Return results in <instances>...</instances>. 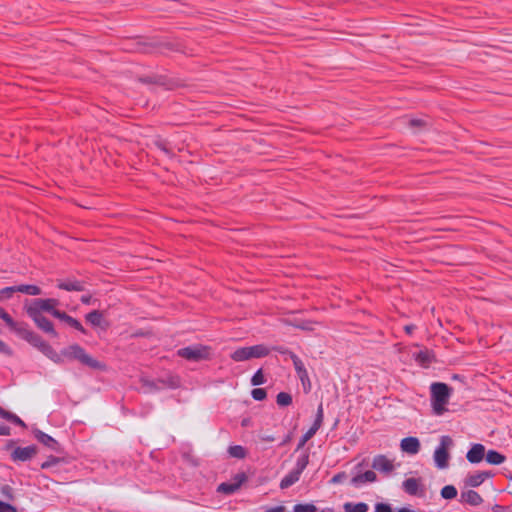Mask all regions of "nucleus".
<instances>
[{
	"mask_svg": "<svg viewBox=\"0 0 512 512\" xmlns=\"http://www.w3.org/2000/svg\"><path fill=\"white\" fill-rule=\"evenodd\" d=\"M12 413L13 412L8 411V410H6V409H4L3 407L0 406V417L2 419H5V420L8 421Z\"/></svg>",
	"mask_w": 512,
	"mask_h": 512,
	"instance_id": "obj_59",
	"label": "nucleus"
},
{
	"mask_svg": "<svg viewBox=\"0 0 512 512\" xmlns=\"http://www.w3.org/2000/svg\"><path fill=\"white\" fill-rule=\"evenodd\" d=\"M301 474H302L301 472H299L298 470L293 468L287 475H285L281 479L280 485H279L280 488L281 489L289 488L290 486H292L293 484H295L296 482L299 481Z\"/></svg>",
	"mask_w": 512,
	"mask_h": 512,
	"instance_id": "obj_22",
	"label": "nucleus"
},
{
	"mask_svg": "<svg viewBox=\"0 0 512 512\" xmlns=\"http://www.w3.org/2000/svg\"><path fill=\"white\" fill-rule=\"evenodd\" d=\"M453 444V439L449 435H443L440 437V443L433 453L434 463L438 469H446L449 466L451 457L449 450Z\"/></svg>",
	"mask_w": 512,
	"mask_h": 512,
	"instance_id": "obj_10",
	"label": "nucleus"
},
{
	"mask_svg": "<svg viewBox=\"0 0 512 512\" xmlns=\"http://www.w3.org/2000/svg\"><path fill=\"white\" fill-rule=\"evenodd\" d=\"M177 355L190 362L208 361L212 359V347L197 343L178 349Z\"/></svg>",
	"mask_w": 512,
	"mask_h": 512,
	"instance_id": "obj_7",
	"label": "nucleus"
},
{
	"mask_svg": "<svg viewBox=\"0 0 512 512\" xmlns=\"http://www.w3.org/2000/svg\"><path fill=\"white\" fill-rule=\"evenodd\" d=\"M486 448L481 443H473L466 453V459L471 464H478L485 459Z\"/></svg>",
	"mask_w": 512,
	"mask_h": 512,
	"instance_id": "obj_17",
	"label": "nucleus"
},
{
	"mask_svg": "<svg viewBox=\"0 0 512 512\" xmlns=\"http://www.w3.org/2000/svg\"><path fill=\"white\" fill-rule=\"evenodd\" d=\"M368 466V461L366 458L362 459L361 462L357 463L353 468L352 471H357L358 469H363L364 467Z\"/></svg>",
	"mask_w": 512,
	"mask_h": 512,
	"instance_id": "obj_58",
	"label": "nucleus"
},
{
	"mask_svg": "<svg viewBox=\"0 0 512 512\" xmlns=\"http://www.w3.org/2000/svg\"><path fill=\"white\" fill-rule=\"evenodd\" d=\"M371 466L373 469H375L385 475L391 474L395 469L393 462L390 459H388L387 456L384 454L376 455L373 458Z\"/></svg>",
	"mask_w": 512,
	"mask_h": 512,
	"instance_id": "obj_16",
	"label": "nucleus"
},
{
	"mask_svg": "<svg viewBox=\"0 0 512 512\" xmlns=\"http://www.w3.org/2000/svg\"><path fill=\"white\" fill-rule=\"evenodd\" d=\"M136 81L144 85H157L170 91L187 86L184 80L165 74L140 75L136 77Z\"/></svg>",
	"mask_w": 512,
	"mask_h": 512,
	"instance_id": "obj_5",
	"label": "nucleus"
},
{
	"mask_svg": "<svg viewBox=\"0 0 512 512\" xmlns=\"http://www.w3.org/2000/svg\"><path fill=\"white\" fill-rule=\"evenodd\" d=\"M403 490L411 495L423 497L425 495V487L422 484L421 478H407L402 483Z\"/></svg>",
	"mask_w": 512,
	"mask_h": 512,
	"instance_id": "obj_14",
	"label": "nucleus"
},
{
	"mask_svg": "<svg viewBox=\"0 0 512 512\" xmlns=\"http://www.w3.org/2000/svg\"><path fill=\"white\" fill-rule=\"evenodd\" d=\"M8 422H10V423H12V424H14V425H16V426H19V427H21V428H24V429H26V428H27L26 423H25V422H24V421H23L19 416H17V415H16V414H14V413H12V414H11V416H10V418H9Z\"/></svg>",
	"mask_w": 512,
	"mask_h": 512,
	"instance_id": "obj_47",
	"label": "nucleus"
},
{
	"mask_svg": "<svg viewBox=\"0 0 512 512\" xmlns=\"http://www.w3.org/2000/svg\"><path fill=\"white\" fill-rule=\"evenodd\" d=\"M323 420H324V409H323V403L321 402L317 407L315 419L310 428L317 432L323 425Z\"/></svg>",
	"mask_w": 512,
	"mask_h": 512,
	"instance_id": "obj_30",
	"label": "nucleus"
},
{
	"mask_svg": "<svg viewBox=\"0 0 512 512\" xmlns=\"http://www.w3.org/2000/svg\"><path fill=\"white\" fill-rule=\"evenodd\" d=\"M18 440L9 439L7 440L3 450L11 451L10 458L13 462H26L31 460L37 453L38 447L35 444H31L26 447L15 446Z\"/></svg>",
	"mask_w": 512,
	"mask_h": 512,
	"instance_id": "obj_9",
	"label": "nucleus"
},
{
	"mask_svg": "<svg viewBox=\"0 0 512 512\" xmlns=\"http://www.w3.org/2000/svg\"><path fill=\"white\" fill-rule=\"evenodd\" d=\"M483 482V479L479 476V472L468 475L464 480L465 486L473 488L479 487Z\"/></svg>",
	"mask_w": 512,
	"mask_h": 512,
	"instance_id": "obj_34",
	"label": "nucleus"
},
{
	"mask_svg": "<svg viewBox=\"0 0 512 512\" xmlns=\"http://www.w3.org/2000/svg\"><path fill=\"white\" fill-rule=\"evenodd\" d=\"M251 424H252V420H251V418H250V417H245V418H243V419L241 420V426H242V427H245V428H246V427L251 426Z\"/></svg>",
	"mask_w": 512,
	"mask_h": 512,
	"instance_id": "obj_61",
	"label": "nucleus"
},
{
	"mask_svg": "<svg viewBox=\"0 0 512 512\" xmlns=\"http://www.w3.org/2000/svg\"><path fill=\"white\" fill-rule=\"evenodd\" d=\"M410 127L424 128L427 126V122L420 118H412L409 120Z\"/></svg>",
	"mask_w": 512,
	"mask_h": 512,
	"instance_id": "obj_50",
	"label": "nucleus"
},
{
	"mask_svg": "<svg viewBox=\"0 0 512 512\" xmlns=\"http://www.w3.org/2000/svg\"><path fill=\"white\" fill-rule=\"evenodd\" d=\"M416 328L417 326L415 324H407L403 329L407 335H412Z\"/></svg>",
	"mask_w": 512,
	"mask_h": 512,
	"instance_id": "obj_60",
	"label": "nucleus"
},
{
	"mask_svg": "<svg viewBox=\"0 0 512 512\" xmlns=\"http://www.w3.org/2000/svg\"><path fill=\"white\" fill-rule=\"evenodd\" d=\"M440 495L445 500H453L457 497L458 491L454 485H445L440 490Z\"/></svg>",
	"mask_w": 512,
	"mask_h": 512,
	"instance_id": "obj_31",
	"label": "nucleus"
},
{
	"mask_svg": "<svg viewBox=\"0 0 512 512\" xmlns=\"http://www.w3.org/2000/svg\"><path fill=\"white\" fill-rule=\"evenodd\" d=\"M11 434V428L5 424H0V435L9 436Z\"/></svg>",
	"mask_w": 512,
	"mask_h": 512,
	"instance_id": "obj_57",
	"label": "nucleus"
},
{
	"mask_svg": "<svg viewBox=\"0 0 512 512\" xmlns=\"http://www.w3.org/2000/svg\"><path fill=\"white\" fill-rule=\"evenodd\" d=\"M265 512H285V507L283 505H277L272 507H264Z\"/></svg>",
	"mask_w": 512,
	"mask_h": 512,
	"instance_id": "obj_54",
	"label": "nucleus"
},
{
	"mask_svg": "<svg viewBox=\"0 0 512 512\" xmlns=\"http://www.w3.org/2000/svg\"><path fill=\"white\" fill-rule=\"evenodd\" d=\"M17 291L30 295V296H37L42 293V290L39 286L34 284H20L17 285Z\"/></svg>",
	"mask_w": 512,
	"mask_h": 512,
	"instance_id": "obj_26",
	"label": "nucleus"
},
{
	"mask_svg": "<svg viewBox=\"0 0 512 512\" xmlns=\"http://www.w3.org/2000/svg\"><path fill=\"white\" fill-rule=\"evenodd\" d=\"M266 382H267V378H266L262 368H259L258 370H256V372L252 375V377L250 379V383L254 387L263 385Z\"/></svg>",
	"mask_w": 512,
	"mask_h": 512,
	"instance_id": "obj_33",
	"label": "nucleus"
},
{
	"mask_svg": "<svg viewBox=\"0 0 512 512\" xmlns=\"http://www.w3.org/2000/svg\"><path fill=\"white\" fill-rule=\"evenodd\" d=\"M80 301L84 305H94L99 300L93 298L91 294H85L80 297Z\"/></svg>",
	"mask_w": 512,
	"mask_h": 512,
	"instance_id": "obj_51",
	"label": "nucleus"
},
{
	"mask_svg": "<svg viewBox=\"0 0 512 512\" xmlns=\"http://www.w3.org/2000/svg\"><path fill=\"white\" fill-rule=\"evenodd\" d=\"M0 319L15 332L21 339L25 340L32 347L40 351L44 356L57 365H63L65 361H76L80 365L94 371L106 372L108 366L105 362L99 361L87 353L84 347L78 343L70 344L56 352L49 342L41 335L29 328L28 323L15 321L12 316L0 306Z\"/></svg>",
	"mask_w": 512,
	"mask_h": 512,
	"instance_id": "obj_1",
	"label": "nucleus"
},
{
	"mask_svg": "<svg viewBox=\"0 0 512 512\" xmlns=\"http://www.w3.org/2000/svg\"><path fill=\"white\" fill-rule=\"evenodd\" d=\"M310 325H311L310 321H300L299 323H296L294 326L301 330H311L312 328Z\"/></svg>",
	"mask_w": 512,
	"mask_h": 512,
	"instance_id": "obj_53",
	"label": "nucleus"
},
{
	"mask_svg": "<svg viewBox=\"0 0 512 512\" xmlns=\"http://www.w3.org/2000/svg\"><path fill=\"white\" fill-rule=\"evenodd\" d=\"M348 474L345 471H340L336 473L330 480L329 483L332 485H337L343 483L347 480Z\"/></svg>",
	"mask_w": 512,
	"mask_h": 512,
	"instance_id": "obj_43",
	"label": "nucleus"
},
{
	"mask_svg": "<svg viewBox=\"0 0 512 512\" xmlns=\"http://www.w3.org/2000/svg\"><path fill=\"white\" fill-rule=\"evenodd\" d=\"M292 436H293V433L292 432H289L288 434H286L284 436V438L282 439V441L278 444V447H284L286 446L288 443L291 442L292 440Z\"/></svg>",
	"mask_w": 512,
	"mask_h": 512,
	"instance_id": "obj_55",
	"label": "nucleus"
},
{
	"mask_svg": "<svg viewBox=\"0 0 512 512\" xmlns=\"http://www.w3.org/2000/svg\"><path fill=\"white\" fill-rule=\"evenodd\" d=\"M227 452L230 457L236 459H244L248 454L247 449L242 445H231L228 447Z\"/></svg>",
	"mask_w": 512,
	"mask_h": 512,
	"instance_id": "obj_27",
	"label": "nucleus"
},
{
	"mask_svg": "<svg viewBox=\"0 0 512 512\" xmlns=\"http://www.w3.org/2000/svg\"><path fill=\"white\" fill-rule=\"evenodd\" d=\"M273 349L282 355L289 356V358L293 362L296 374L301 381L303 391L305 394H308L312 389V384H311L308 372H307L302 360L298 357L297 354H295L293 351H291L290 349H288L286 347L275 346V347H273Z\"/></svg>",
	"mask_w": 512,
	"mask_h": 512,
	"instance_id": "obj_6",
	"label": "nucleus"
},
{
	"mask_svg": "<svg viewBox=\"0 0 512 512\" xmlns=\"http://www.w3.org/2000/svg\"><path fill=\"white\" fill-rule=\"evenodd\" d=\"M182 457L185 461L189 462L194 467L199 465L198 460L191 456L189 453H184Z\"/></svg>",
	"mask_w": 512,
	"mask_h": 512,
	"instance_id": "obj_52",
	"label": "nucleus"
},
{
	"mask_svg": "<svg viewBox=\"0 0 512 512\" xmlns=\"http://www.w3.org/2000/svg\"><path fill=\"white\" fill-rule=\"evenodd\" d=\"M59 463H66L65 459L63 457H58L54 455H49L43 463H41L40 467L43 470L49 469L54 465H57Z\"/></svg>",
	"mask_w": 512,
	"mask_h": 512,
	"instance_id": "obj_35",
	"label": "nucleus"
},
{
	"mask_svg": "<svg viewBox=\"0 0 512 512\" xmlns=\"http://www.w3.org/2000/svg\"><path fill=\"white\" fill-rule=\"evenodd\" d=\"M239 491L234 482H222L217 486L216 492L223 495H232Z\"/></svg>",
	"mask_w": 512,
	"mask_h": 512,
	"instance_id": "obj_28",
	"label": "nucleus"
},
{
	"mask_svg": "<svg viewBox=\"0 0 512 512\" xmlns=\"http://www.w3.org/2000/svg\"><path fill=\"white\" fill-rule=\"evenodd\" d=\"M251 396L255 401H264L267 399V391L265 388L255 387L251 391Z\"/></svg>",
	"mask_w": 512,
	"mask_h": 512,
	"instance_id": "obj_40",
	"label": "nucleus"
},
{
	"mask_svg": "<svg viewBox=\"0 0 512 512\" xmlns=\"http://www.w3.org/2000/svg\"><path fill=\"white\" fill-rule=\"evenodd\" d=\"M485 460L490 465H500L506 461V456L495 449L486 451Z\"/></svg>",
	"mask_w": 512,
	"mask_h": 512,
	"instance_id": "obj_23",
	"label": "nucleus"
},
{
	"mask_svg": "<svg viewBox=\"0 0 512 512\" xmlns=\"http://www.w3.org/2000/svg\"><path fill=\"white\" fill-rule=\"evenodd\" d=\"M59 305H52L51 307V311L53 312V317L60 320L61 322H63L64 324H66L67 326H69L71 320H72V316L68 315L65 311H62V310H59L57 307Z\"/></svg>",
	"mask_w": 512,
	"mask_h": 512,
	"instance_id": "obj_29",
	"label": "nucleus"
},
{
	"mask_svg": "<svg viewBox=\"0 0 512 512\" xmlns=\"http://www.w3.org/2000/svg\"><path fill=\"white\" fill-rule=\"evenodd\" d=\"M400 449L406 454L415 455L421 449L420 440L413 436L405 437L400 441Z\"/></svg>",
	"mask_w": 512,
	"mask_h": 512,
	"instance_id": "obj_19",
	"label": "nucleus"
},
{
	"mask_svg": "<svg viewBox=\"0 0 512 512\" xmlns=\"http://www.w3.org/2000/svg\"><path fill=\"white\" fill-rule=\"evenodd\" d=\"M248 481V476L245 472H239L233 477V482L240 490L241 487Z\"/></svg>",
	"mask_w": 512,
	"mask_h": 512,
	"instance_id": "obj_42",
	"label": "nucleus"
},
{
	"mask_svg": "<svg viewBox=\"0 0 512 512\" xmlns=\"http://www.w3.org/2000/svg\"><path fill=\"white\" fill-rule=\"evenodd\" d=\"M351 475L350 485L355 488H360L365 484L377 481V474L373 470L363 472L361 469H358L357 471H351Z\"/></svg>",
	"mask_w": 512,
	"mask_h": 512,
	"instance_id": "obj_11",
	"label": "nucleus"
},
{
	"mask_svg": "<svg viewBox=\"0 0 512 512\" xmlns=\"http://www.w3.org/2000/svg\"><path fill=\"white\" fill-rule=\"evenodd\" d=\"M503 509H504V507H503V506H501V505H498V504H496V505L493 507V510H494L495 512H500V511H502Z\"/></svg>",
	"mask_w": 512,
	"mask_h": 512,
	"instance_id": "obj_63",
	"label": "nucleus"
},
{
	"mask_svg": "<svg viewBox=\"0 0 512 512\" xmlns=\"http://www.w3.org/2000/svg\"><path fill=\"white\" fill-rule=\"evenodd\" d=\"M133 50L143 54L161 53L165 51L182 52L184 45L172 37L166 36H152V37H137L133 43Z\"/></svg>",
	"mask_w": 512,
	"mask_h": 512,
	"instance_id": "obj_3",
	"label": "nucleus"
},
{
	"mask_svg": "<svg viewBox=\"0 0 512 512\" xmlns=\"http://www.w3.org/2000/svg\"><path fill=\"white\" fill-rule=\"evenodd\" d=\"M86 282L83 280H77L75 278H66L63 280H57L56 287L65 291H76L82 292L85 290Z\"/></svg>",
	"mask_w": 512,
	"mask_h": 512,
	"instance_id": "obj_18",
	"label": "nucleus"
},
{
	"mask_svg": "<svg viewBox=\"0 0 512 512\" xmlns=\"http://www.w3.org/2000/svg\"><path fill=\"white\" fill-rule=\"evenodd\" d=\"M0 353L7 357H12L14 354L12 348L9 345H7L4 341H2L1 339H0Z\"/></svg>",
	"mask_w": 512,
	"mask_h": 512,
	"instance_id": "obj_48",
	"label": "nucleus"
},
{
	"mask_svg": "<svg viewBox=\"0 0 512 512\" xmlns=\"http://www.w3.org/2000/svg\"><path fill=\"white\" fill-rule=\"evenodd\" d=\"M309 464V453L304 451L297 459L294 469L303 472Z\"/></svg>",
	"mask_w": 512,
	"mask_h": 512,
	"instance_id": "obj_36",
	"label": "nucleus"
},
{
	"mask_svg": "<svg viewBox=\"0 0 512 512\" xmlns=\"http://www.w3.org/2000/svg\"><path fill=\"white\" fill-rule=\"evenodd\" d=\"M317 432L309 428L299 439L296 451L302 449L305 444L312 438Z\"/></svg>",
	"mask_w": 512,
	"mask_h": 512,
	"instance_id": "obj_38",
	"label": "nucleus"
},
{
	"mask_svg": "<svg viewBox=\"0 0 512 512\" xmlns=\"http://www.w3.org/2000/svg\"><path fill=\"white\" fill-rule=\"evenodd\" d=\"M374 509L375 512H393L391 504L387 502H377Z\"/></svg>",
	"mask_w": 512,
	"mask_h": 512,
	"instance_id": "obj_45",
	"label": "nucleus"
},
{
	"mask_svg": "<svg viewBox=\"0 0 512 512\" xmlns=\"http://www.w3.org/2000/svg\"><path fill=\"white\" fill-rule=\"evenodd\" d=\"M412 358L420 367L425 369L429 368L437 361L435 352L427 347H424L418 352H413Z\"/></svg>",
	"mask_w": 512,
	"mask_h": 512,
	"instance_id": "obj_13",
	"label": "nucleus"
},
{
	"mask_svg": "<svg viewBox=\"0 0 512 512\" xmlns=\"http://www.w3.org/2000/svg\"><path fill=\"white\" fill-rule=\"evenodd\" d=\"M0 492L2 496L8 500V502H13L15 500L14 489L10 485H2L0 488Z\"/></svg>",
	"mask_w": 512,
	"mask_h": 512,
	"instance_id": "obj_39",
	"label": "nucleus"
},
{
	"mask_svg": "<svg viewBox=\"0 0 512 512\" xmlns=\"http://www.w3.org/2000/svg\"><path fill=\"white\" fill-rule=\"evenodd\" d=\"M69 327L75 329L76 331L84 334V335H87L88 334V330L82 325V323L76 319V318H72L70 324H69Z\"/></svg>",
	"mask_w": 512,
	"mask_h": 512,
	"instance_id": "obj_44",
	"label": "nucleus"
},
{
	"mask_svg": "<svg viewBox=\"0 0 512 512\" xmlns=\"http://www.w3.org/2000/svg\"><path fill=\"white\" fill-rule=\"evenodd\" d=\"M32 433L35 439L47 448L55 451L58 454H63L65 452L64 447L56 439L43 432L42 430L34 428Z\"/></svg>",
	"mask_w": 512,
	"mask_h": 512,
	"instance_id": "obj_12",
	"label": "nucleus"
},
{
	"mask_svg": "<svg viewBox=\"0 0 512 512\" xmlns=\"http://www.w3.org/2000/svg\"><path fill=\"white\" fill-rule=\"evenodd\" d=\"M460 502L467 503L471 506H479L483 503V498L475 490L462 491Z\"/></svg>",
	"mask_w": 512,
	"mask_h": 512,
	"instance_id": "obj_20",
	"label": "nucleus"
},
{
	"mask_svg": "<svg viewBox=\"0 0 512 512\" xmlns=\"http://www.w3.org/2000/svg\"><path fill=\"white\" fill-rule=\"evenodd\" d=\"M396 512H410L409 507H401L396 510Z\"/></svg>",
	"mask_w": 512,
	"mask_h": 512,
	"instance_id": "obj_64",
	"label": "nucleus"
},
{
	"mask_svg": "<svg viewBox=\"0 0 512 512\" xmlns=\"http://www.w3.org/2000/svg\"><path fill=\"white\" fill-rule=\"evenodd\" d=\"M343 509L345 512H368L369 506L365 502H346Z\"/></svg>",
	"mask_w": 512,
	"mask_h": 512,
	"instance_id": "obj_25",
	"label": "nucleus"
},
{
	"mask_svg": "<svg viewBox=\"0 0 512 512\" xmlns=\"http://www.w3.org/2000/svg\"><path fill=\"white\" fill-rule=\"evenodd\" d=\"M141 383L142 386L148 388L150 392H156L163 389V386L158 382V378L156 380L142 378Z\"/></svg>",
	"mask_w": 512,
	"mask_h": 512,
	"instance_id": "obj_37",
	"label": "nucleus"
},
{
	"mask_svg": "<svg viewBox=\"0 0 512 512\" xmlns=\"http://www.w3.org/2000/svg\"><path fill=\"white\" fill-rule=\"evenodd\" d=\"M270 354V349L265 344L239 347L230 354L235 362H243L253 358H264Z\"/></svg>",
	"mask_w": 512,
	"mask_h": 512,
	"instance_id": "obj_8",
	"label": "nucleus"
},
{
	"mask_svg": "<svg viewBox=\"0 0 512 512\" xmlns=\"http://www.w3.org/2000/svg\"><path fill=\"white\" fill-rule=\"evenodd\" d=\"M154 146L164 152L168 157L172 158L175 156L173 150L170 148V142L167 139H163L160 136H158L153 141Z\"/></svg>",
	"mask_w": 512,
	"mask_h": 512,
	"instance_id": "obj_24",
	"label": "nucleus"
},
{
	"mask_svg": "<svg viewBox=\"0 0 512 512\" xmlns=\"http://www.w3.org/2000/svg\"><path fill=\"white\" fill-rule=\"evenodd\" d=\"M158 382L163 386V389H178L181 387V377L177 374H168L166 377L158 378Z\"/></svg>",
	"mask_w": 512,
	"mask_h": 512,
	"instance_id": "obj_21",
	"label": "nucleus"
},
{
	"mask_svg": "<svg viewBox=\"0 0 512 512\" xmlns=\"http://www.w3.org/2000/svg\"><path fill=\"white\" fill-rule=\"evenodd\" d=\"M20 510L10 502L0 500V512H19Z\"/></svg>",
	"mask_w": 512,
	"mask_h": 512,
	"instance_id": "obj_46",
	"label": "nucleus"
},
{
	"mask_svg": "<svg viewBox=\"0 0 512 512\" xmlns=\"http://www.w3.org/2000/svg\"><path fill=\"white\" fill-rule=\"evenodd\" d=\"M60 305L59 299L56 298H33L25 299L23 310L29 318L34 322L36 327L47 334L51 338H58L59 333L56 331L53 322L43 313H47L53 317L51 311L52 305Z\"/></svg>",
	"mask_w": 512,
	"mask_h": 512,
	"instance_id": "obj_2",
	"label": "nucleus"
},
{
	"mask_svg": "<svg viewBox=\"0 0 512 512\" xmlns=\"http://www.w3.org/2000/svg\"><path fill=\"white\" fill-rule=\"evenodd\" d=\"M17 291V285L15 286H8L0 290V302L10 299L14 293Z\"/></svg>",
	"mask_w": 512,
	"mask_h": 512,
	"instance_id": "obj_41",
	"label": "nucleus"
},
{
	"mask_svg": "<svg viewBox=\"0 0 512 512\" xmlns=\"http://www.w3.org/2000/svg\"><path fill=\"white\" fill-rule=\"evenodd\" d=\"M105 313V310H92L85 314V321L92 327H99L103 330H106L110 327V322L104 319Z\"/></svg>",
	"mask_w": 512,
	"mask_h": 512,
	"instance_id": "obj_15",
	"label": "nucleus"
},
{
	"mask_svg": "<svg viewBox=\"0 0 512 512\" xmlns=\"http://www.w3.org/2000/svg\"><path fill=\"white\" fill-rule=\"evenodd\" d=\"M152 335V332L150 330H145V329H137L136 331H134L131 335L132 338H147V337H150Z\"/></svg>",
	"mask_w": 512,
	"mask_h": 512,
	"instance_id": "obj_49",
	"label": "nucleus"
},
{
	"mask_svg": "<svg viewBox=\"0 0 512 512\" xmlns=\"http://www.w3.org/2000/svg\"><path fill=\"white\" fill-rule=\"evenodd\" d=\"M479 472V476H481V478L483 479V481H485L486 479H489V478H492L495 476V473L491 470H487V471H478Z\"/></svg>",
	"mask_w": 512,
	"mask_h": 512,
	"instance_id": "obj_56",
	"label": "nucleus"
},
{
	"mask_svg": "<svg viewBox=\"0 0 512 512\" xmlns=\"http://www.w3.org/2000/svg\"><path fill=\"white\" fill-rule=\"evenodd\" d=\"M261 441L263 442H273L275 441V437L272 436V435H265V436H261Z\"/></svg>",
	"mask_w": 512,
	"mask_h": 512,
	"instance_id": "obj_62",
	"label": "nucleus"
},
{
	"mask_svg": "<svg viewBox=\"0 0 512 512\" xmlns=\"http://www.w3.org/2000/svg\"><path fill=\"white\" fill-rule=\"evenodd\" d=\"M452 392L453 388L444 382H433L430 385V401L435 415L441 416L447 411L446 405Z\"/></svg>",
	"mask_w": 512,
	"mask_h": 512,
	"instance_id": "obj_4",
	"label": "nucleus"
},
{
	"mask_svg": "<svg viewBox=\"0 0 512 512\" xmlns=\"http://www.w3.org/2000/svg\"><path fill=\"white\" fill-rule=\"evenodd\" d=\"M292 395L288 392H279L276 396V403L279 407H288L292 404Z\"/></svg>",
	"mask_w": 512,
	"mask_h": 512,
	"instance_id": "obj_32",
	"label": "nucleus"
}]
</instances>
